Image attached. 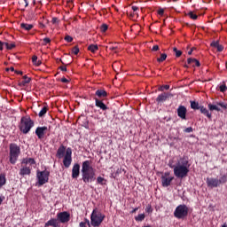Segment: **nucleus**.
Instances as JSON below:
<instances>
[{"mask_svg": "<svg viewBox=\"0 0 227 227\" xmlns=\"http://www.w3.org/2000/svg\"><path fill=\"white\" fill-rule=\"evenodd\" d=\"M189 215V207L185 204L177 206L174 211L176 219H185Z\"/></svg>", "mask_w": 227, "mask_h": 227, "instance_id": "obj_8", "label": "nucleus"}, {"mask_svg": "<svg viewBox=\"0 0 227 227\" xmlns=\"http://www.w3.org/2000/svg\"><path fill=\"white\" fill-rule=\"evenodd\" d=\"M64 157V159H63ZM57 159H63L64 167L68 168L72 164V148L60 145L56 153Z\"/></svg>", "mask_w": 227, "mask_h": 227, "instance_id": "obj_3", "label": "nucleus"}, {"mask_svg": "<svg viewBox=\"0 0 227 227\" xmlns=\"http://www.w3.org/2000/svg\"><path fill=\"white\" fill-rule=\"evenodd\" d=\"M35 127V121L31 117H22L19 125V129L22 134H29L31 128Z\"/></svg>", "mask_w": 227, "mask_h": 227, "instance_id": "obj_4", "label": "nucleus"}, {"mask_svg": "<svg viewBox=\"0 0 227 227\" xmlns=\"http://www.w3.org/2000/svg\"><path fill=\"white\" fill-rule=\"evenodd\" d=\"M177 116L181 120H187V108L184 106H179L177 108Z\"/></svg>", "mask_w": 227, "mask_h": 227, "instance_id": "obj_14", "label": "nucleus"}, {"mask_svg": "<svg viewBox=\"0 0 227 227\" xmlns=\"http://www.w3.org/2000/svg\"><path fill=\"white\" fill-rule=\"evenodd\" d=\"M58 22H59V20H58V18H56V17H53L52 20H51V23L52 24H58Z\"/></svg>", "mask_w": 227, "mask_h": 227, "instance_id": "obj_49", "label": "nucleus"}, {"mask_svg": "<svg viewBox=\"0 0 227 227\" xmlns=\"http://www.w3.org/2000/svg\"><path fill=\"white\" fill-rule=\"evenodd\" d=\"M109 51H114L115 54H118V46H110Z\"/></svg>", "mask_w": 227, "mask_h": 227, "instance_id": "obj_44", "label": "nucleus"}, {"mask_svg": "<svg viewBox=\"0 0 227 227\" xmlns=\"http://www.w3.org/2000/svg\"><path fill=\"white\" fill-rule=\"evenodd\" d=\"M6 184V176L4 174H0V189Z\"/></svg>", "mask_w": 227, "mask_h": 227, "instance_id": "obj_33", "label": "nucleus"}, {"mask_svg": "<svg viewBox=\"0 0 227 227\" xmlns=\"http://www.w3.org/2000/svg\"><path fill=\"white\" fill-rule=\"evenodd\" d=\"M190 104H191L192 109H194V110H200V107L201 106H200V103L196 101H190Z\"/></svg>", "mask_w": 227, "mask_h": 227, "instance_id": "obj_31", "label": "nucleus"}, {"mask_svg": "<svg viewBox=\"0 0 227 227\" xmlns=\"http://www.w3.org/2000/svg\"><path fill=\"white\" fill-rule=\"evenodd\" d=\"M227 176H223L219 179L215 177H207L206 180L207 187L210 189H214L215 187H219V185H223V184H226Z\"/></svg>", "mask_w": 227, "mask_h": 227, "instance_id": "obj_9", "label": "nucleus"}, {"mask_svg": "<svg viewBox=\"0 0 227 227\" xmlns=\"http://www.w3.org/2000/svg\"><path fill=\"white\" fill-rule=\"evenodd\" d=\"M216 49L218 52H223V51H224V46L218 44V46H216Z\"/></svg>", "mask_w": 227, "mask_h": 227, "instance_id": "obj_48", "label": "nucleus"}, {"mask_svg": "<svg viewBox=\"0 0 227 227\" xmlns=\"http://www.w3.org/2000/svg\"><path fill=\"white\" fill-rule=\"evenodd\" d=\"M60 81H61V82H64V83L69 82L68 79H67V78H65V77L61 78Z\"/></svg>", "mask_w": 227, "mask_h": 227, "instance_id": "obj_52", "label": "nucleus"}, {"mask_svg": "<svg viewBox=\"0 0 227 227\" xmlns=\"http://www.w3.org/2000/svg\"><path fill=\"white\" fill-rule=\"evenodd\" d=\"M88 51L95 54L97 51H98V45L97 44H90L88 46Z\"/></svg>", "mask_w": 227, "mask_h": 227, "instance_id": "obj_29", "label": "nucleus"}, {"mask_svg": "<svg viewBox=\"0 0 227 227\" xmlns=\"http://www.w3.org/2000/svg\"><path fill=\"white\" fill-rule=\"evenodd\" d=\"M72 52H73V54H74L75 56H77V54H79V46H74V47L72 49Z\"/></svg>", "mask_w": 227, "mask_h": 227, "instance_id": "obj_41", "label": "nucleus"}, {"mask_svg": "<svg viewBox=\"0 0 227 227\" xmlns=\"http://www.w3.org/2000/svg\"><path fill=\"white\" fill-rule=\"evenodd\" d=\"M59 68L62 72H67V67L60 66Z\"/></svg>", "mask_w": 227, "mask_h": 227, "instance_id": "obj_57", "label": "nucleus"}, {"mask_svg": "<svg viewBox=\"0 0 227 227\" xmlns=\"http://www.w3.org/2000/svg\"><path fill=\"white\" fill-rule=\"evenodd\" d=\"M194 60H195V59L189 58V59H187L188 65H192V63H194Z\"/></svg>", "mask_w": 227, "mask_h": 227, "instance_id": "obj_51", "label": "nucleus"}, {"mask_svg": "<svg viewBox=\"0 0 227 227\" xmlns=\"http://www.w3.org/2000/svg\"><path fill=\"white\" fill-rule=\"evenodd\" d=\"M79 121L82 127H84V129H90V121L88 120V117L82 116L79 118Z\"/></svg>", "mask_w": 227, "mask_h": 227, "instance_id": "obj_19", "label": "nucleus"}, {"mask_svg": "<svg viewBox=\"0 0 227 227\" xmlns=\"http://www.w3.org/2000/svg\"><path fill=\"white\" fill-rule=\"evenodd\" d=\"M47 111H49V108L47 106H43L38 114L39 118H43V116L47 114Z\"/></svg>", "mask_w": 227, "mask_h": 227, "instance_id": "obj_30", "label": "nucleus"}, {"mask_svg": "<svg viewBox=\"0 0 227 227\" xmlns=\"http://www.w3.org/2000/svg\"><path fill=\"white\" fill-rule=\"evenodd\" d=\"M104 219H106V215L97 209H93L91 215H90V224L93 227H98L102 224L104 222Z\"/></svg>", "mask_w": 227, "mask_h": 227, "instance_id": "obj_6", "label": "nucleus"}, {"mask_svg": "<svg viewBox=\"0 0 227 227\" xmlns=\"http://www.w3.org/2000/svg\"><path fill=\"white\" fill-rule=\"evenodd\" d=\"M7 49V51H12V49H15L16 45L15 43H6L0 41V51H3V49Z\"/></svg>", "mask_w": 227, "mask_h": 227, "instance_id": "obj_17", "label": "nucleus"}, {"mask_svg": "<svg viewBox=\"0 0 227 227\" xmlns=\"http://www.w3.org/2000/svg\"><path fill=\"white\" fill-rule=\"evenodd\" d=\"M15 74H20V75H22V71H15Z\"/></svg>", "mask_w": 227, "mask_h": 227, "instance_id": "obj_62", "label": "nucleus"}, {"mask_svg": "<svg viewBox=\"0 0 227 227\" xmlns=\"http://www.w3.org/2000/svg\"><path fill=\"white\" fill-rule=\"evenodd\" d=\"M216 90H218V91H221L222 93H224V91H226L227 90L226 82H223V83L216 87Z\"/></svg>", "mask_w": 227, "mask_h": 227, "instance_id": "obj_26", "label": "nucleus"}, {"mask_svg": "<svg viewBox=\"0 0 227 227\" xmlns=\"http://www.w3.org/2000/svg\"><path fill=\"white\" fill-rule=\"evenodd\" d=\"M80 227H86V223L81 222L79 224Z\"/></svg>", "mask_w": 227, "mask_h": 227, "instance_id": "obj_59", "label": "nucleus"}, {"mask_svg": "<svg viewBox=\"0 0 227 227\" xmlns=\"http://www.w3.org/2000/svg\"><path fill=\"white\" fill-rule=\"evenodd\" d=\"M188 54L189 56H191L192 54V49H191L189 51H188Z\"/></svg>", "mask_w": 227, "mask_h": 227, "instance_id": "obj_64", "label": "nucleus"}, {"mask_svg": "<svg viewBox=\"0 0 227 227\" xmlns=\"http://www.w3.org/2000/svg\"><path fill=\"white\" fill-rule=\"evenodd\" d=\"M192 127H189L184 129V132H185L186 134H191V132H192Z\"/></svg>", "mask_w": 227, "mask_h": 227, "instance_id": "obj_46", "label": "nucleus"}, {"mask_svg": "<svg viewBox=\"0 0 227 227\" xmlns=\"http://www.w3.org/2000/svg\"><path fill=\"white\" fill-rule=\"evenodd\" d=\"M169 172H165L164 175L161 176V185L162 187H169L173 180H175L174 176H169Z\"/></svg>", "mask_w": 227, "mask_h": 227, "instance_id": "obj_10", "label": "nucleus"}, {"mask_svg": "<svg viewBox=\"0 0 227 227\" xmlns=\"http://www.w3.org/2000/svg\"><path fill=\"white\" fill-rule=\"evenodd\" d=\"M168 167L174 169L176 178H185L189 175L191 165L189 164V160L184 156L179 158L176 164L173 160H169Z\"/></svg>", "mask_w": 227, "mask_h": 227, "instance_id": "obj_1", "label": "nucleus"}, {"mask_svg": "<svg viewBox=\"0 0 227 227\" xmlns=\"http://www.w3.org/2000/svg\"><path fill=\"white\" fill-rule=\"evenodd\" d=\"M219 45V41H214L211 43V47H214L215 49H217Z\"/></svg>", "mask_w": 227, "mask_h": 227, "instance_id": "obj_45", "label": "nucleus"}, {"mask_svg": "<svg viewBox=\"0 0 227 227\" xmlns=\"http://www.w3.org/2000/svg\"><path fill=\"white\" fill-rule=\"evenodd\" d=\"M159 91H164V90H169V85H162L159 89Z\"/></svg>", "mask_w": 227, "mask_h": 227, "instance_id": "obj_43", "label": "nucleus"}, {"mask_svg": "<svg viewBox=\"0 0 227 227\" xmlns=\"http://www.w3.org/2000/svg\"><path fill=\"white\" fill-rule=\"evenodd\" d=\"M145 214H139L137 216L135 217V220L141 223L142 221H145Z\"/></svg>", "mask_w": 227, "mask_h": 227, "instance_id": "obj_37", "label": "nucleus"}, {"mask_svg": "<svg viewBox=\"0 0 227 227\" xmlns=\"http://www.w3.org/2000/svg\"><path fill=\"white\" fill-rule=\"evenodd\" d=\"M57 219L61 222L63 224L70 221V213L64 211L57 214Z\"/></svg>", "mask_w": 227, "mask_h": 227, "instance_id": "obj_12", "label": "nucleus"}, {"mask_svg": "<svg viewBox=\"0 0 227 227\" xmlns=\"http://www.w3.org/2000/svg\"><path fill=\"white\" fill-rule=\"evenodd\" d=\"M95 168L91 166V160H85L82 163V180L83 184H91L97 180Z\"/></svg>", "mask_w": 227, "mask_h": 227, "instance_id": "obj_2", "label": "nucleus"}, {"mask_svg": "<svg viewBox=\"0 0 227 227\" xmlns=\"http://www.w3.org/2000/svg\"><path fill=\"white\" fill-rule=\"evenodd\" d=\"M79 175H81V165H79V163H75L72 168V178L77 180V178H79Z\"/></svg>", "mask_w": 227, "mask_h": 227, "instance_id": "obj_15", "label": "nucleus"}, {"mask_svg": "<svg viewBox=\"0 0 227 227\" xmlns=\"http://www.w3.org/2000/svg\"><path fill=\"white\" fill-rule=\"evenodd\" d=\"M218 105V107L220 108V111H226L227 109V104L224 102H218L216 103Z\"/></svg>", "mask_w": 227, "mask_h": 227, "instance_id": "obj_34", "label": "nucleus"}, {"mask_svg": "<svg viewBox=\"0 0 227 227\" xmlns=\"http://www.w3.org/2000/svg\"><path fill=\"white\" fill-rule=\"evenodd\" d=\"M49 226H53V227H59L58 224V220L56 218H51L45 224L44 227H49Z\"/></svg>", "mask_w": 227, "mask_h": 227, "instance_id": "obj_21", "label": "nucleus"}, {"mask_svg": "<svg viewBox=\"0 0 227 227\" xmlns=\"http://www.w3.org/2000/svg\"><path fill=\"white\" fill-rule=\"evenodd\" d=\"M158 15H160V17H162V15H164V9H162V8L159 9Z\"/></svg>", "mask_w": 227, "mask_h": 227, "instance_id": "obj_50", "label": "nucleus"}, {"mask_svg": "<svg viewBox=\"0 0 227 227\" xmlns=\"http://www.w3.org/2000/svg\"><path fill=\"white\" fill-rule=\"evenodd\" d=\"M145 212H147V214H152L153 212V209L152 208V205H148L145 207Z\"/></svg>", "mask_w": 227, "mask_h": 227, "instance_id": "obj_42", "label": "nucleus"}, {"mask_svg": "<svg viewBox=\"0 0 227 227\" xmlns=\"http://www.w3.org/2000/svg\"><path fill=\"white\" fill-rule=\"evenodd\" d=\"M4 200H5V197L0 194V205L3 203Z\"/></svg>", "mask_w": 227, "mask_h": 227, "instance_id": "obj_56", "label": "nucleus"}, {"mask_svg": "<svg viewBox=\"0 0 227 227\" xmlns=\"http://www.w3.org/2000/svg\"><path fill=\"white\" fill-rule=\"evenodd\" d=\"M169 97H173V94L169 92H163L158 95V97L156 98V102L157 104H162L166 102V100H168Z\"/></svg>", "mask_w": 227, "mask_h": 227, "instance_id": "obj_13", "label": "nucleus"}, {"mask_svg": "<svg viewBox=\"0 0 227 227\" xmlns=\"http://www.w3.org/2000/svg\"><path fill=\"white\" fill-rule=\"evenodd\" d=\"M208 109H209V111H221V108L219 107L217 103H216V105L209 104L208 105Z\"/></svg>", "mask_w": 227, "mask_h": 227, "instance_id": "obj_32", "label": "nucleus"}, {"mask_svg": "<svg viewBox=\"0 0 227 227\" xmlns=\"http://www.w3.org/2000/svg\"><path fill=\"white\" fill-rule=\"evenodd\" d=\"M19 175L20 176H29V175H31V167H27V165H21Z\"/></svg>", "mask_w": 227, "mask_h": 227, "instance_id": "obj_16", "label": "nucleus"}, {"mask_svg": "<svg viewBox=\"0 0 227 227\" xmlns=\"http://www.w3.org/2000/svg\"><path fill=\"white\" fill-rule=\"evenodd\" d=\"M97 184H98L99 185H106L107 180L102 176H98Z\"/></svg>", "mask_w": 227, "mask_h": 227, "instance_id": "obj_27", "label": "nucleus"}, {"mask_svg": "<svg viewBox=\"0 0 227 227\" xmlns=\"http://www.w3.org/2000/svg\"><path fill=\"white\" fill-rule=\"evenodd\" d=\"M21 29H24L25 31H31L35 26L33 24H27V23H21L20 24Z\"/></svg>", "mask_w": 227, "mask_h": 227, "instance_id": "obj_25", "label": "nucleus"}, {"mask_svg": "<svg viewBox=\"0 0 227 227\" xmlns=\"http://www.w3.org/2000/svg\"><path fill=\"white\" fill-rule=\"evenodd\" d=\"M137 210H138L137 207L134 208V209L132 210V214H135V212H137Z\"/></svg>", "mask_w": 227, "mask_h": 227, "instance_id": "obj_63", "label": "nucleus"}, {"mask_svg": "<svg viewBox=\"0 0 227 227\" xmlns=\"http://www.w3.org/2000/svg\"><path fill=\"white\" fill-rule=\"evenodd\" d=\"M94 100L96 107H99L101 111H107V109H109V107H107V106L104 104V101L98 99V98H94Z\"/></svg>", "mask_w": 227, "mask_h": 227, "instance_id": "obj_18", "label": "nucleus"}, {"mask_svg": "<svg viewBox=\"0 0 227 227\" xmlns=\"http://www.w3.org/2000/svg\"><path fill=\"white\" fill-rule=\"evenodd\" d=\"M199 110H200L201 114H204L205 116H207L209 119L212 118V114L208 113V110L207 109V107L200 106Z\"/></svg>", "mask_w": 227, "mask_h": 227, "instance_id": "obj_24", "label": "nucleus"}, {"mask_svg": "<svg viewBox=\"0 0 227 227\" xmlns=\"http://www.w3.org/2000/svg\"><path fill=\"white\" fill-rule=\"evenodd\" d=\"M32 63H34L35 67H40L42 65V60H38V57L36 55H34L32 57Z\"/></svg>", "mask_w": 227, "mask_h": 227, "instance_id": "obj_28", "label": "nucleus"}, {"mask_svg": "<svg viewBox=\"0 0 227 227\" xmlns=\"http://www.w3.org/2000/svg\"><path fill=\"white\" fill-rule=\"evenodd\" d=\"M27 164H29L30 166H33V164H36V161H35V159L33 158H24L21 160V165L27 166Z\"/></svg>", "mask_w": 227, "mask_h": 227, "instance_id": "obj_20", "label": "nucleus"}, {"mask_svg": "<svg viewBox=\"0 0 227 227\" xmlns=\"http://www.w3.org/2000/svg\"><path fill=\"white\" fill-rule=\"evenodd\" d=\"M25 1V7L27 8V6H29V2H27V0H24Z\"/></svg>", "mask_w": 227, "mask_h": 227, "instance_id": "obj_61", "label": "nucleus"}, {"mask_svg": "<svg viewBox=\"0 0 227 227\" xmlns=\"http://www.w3.org/2000/svg\"><path fill=\"white\" fill-rule=\"evenodd\" d=\"M187 16L190 17V19H192V20H198V14L194 13L193 12H189Z\"/></svg>", "mask_w": 227, "mask_h": 227, "instance_id": "obj_36", "label": "nucleus"}, {"mask_svg": "<svg viewBox=\"0 0 227 227\" xmlns=\"http://www.w3.org/2000/svg\"><path fill=\"white\" fill-rule=\"evenodd\" d=\"M31 82V77H27V75L23 76V81L19 82V86L24 87L27 84Z\"/></svg>", "mask_w": 227, "mask_h": 227, "instance_id": "obj_23", "label": "nucleus"}, {"mask_svg": "<svg viewBox=\"0 0 227 227\" xmlns=\"http://www.w3.org/2000/svg\"><path fill=\"white\" fill-rule=\"evenodd\" d=\"M168 58V54L161 53L160 58L157 59L158 63H162L163 61H166V59Z\"/></svg>", "mask_w": 227, "mask_h": 227, "instance_id": "obj_35", "label": "nucleus"}, {"mask_svg": "<svg viewBox=\"0 0 227 227\" xmlns=\"http://www.w3.org/2000/svg\"><path fill=\"white\" fill-rule=\"evenodd\" d=\"M173 51L176 52V58H180V56H182V51L176 49V47H174Z\"/></svg>", "mask_w": 227, "mask_h": 227, "instance_id": "obj_38", "label": "nucleus"}, {"mask_svg": "<svg viewBox=\"0 0 227 227\" xmlns=\"http://www.w3.org/2000/svg\"><path fill=\"white\" fill-rule=\"evenodd\" d=\"M49 132V128L47 126L37 127L35 129V136H37L38 139L42 141L45 137V134Z\"/></svg>", "mask_w": 227, "mask_h": 227, "instance_id": "obj_11", "label": "nucleus"}, {"mask_svg": "<svg viewBox=\"0 0 227 227\" xmlns=\"http://www.w3.org/2000/svg\"><path fill=\"white\" fill-rule=\"evenodd\" d=\"M107 29H109V27L107 26V24L101 25V27H100L101 33H106V31H107Z\"/></svg>", "mask_w": 227, "mask_h": 227, "instance_id": "obj_39", "label": "nucleus"}, {"mask_svg": "<svg viewBox=\"0 0 227 227\" xmlns=\"http://www.w3.org/2000/svg\"><path fill=\"white\" fill-rule=\"evenodd\" d=\"M193 63H195V67H200V60L195 59Z\"/></svg>", "mask_w": 227, "mask_h": 227, "instance_id": "obj_58", "label": "nucleus"}, {"mask_svg": "<svg viewBox=\"0 0 227 227\" xmlns=\"http://www.w3.org/2000/svg\"><path fill=\"white\" fill-rule=\"evenodd\" d=\"M43 45H47V43H51V38L45 37L43 39Z\"/></svg>", "mask_w": 227, "mask_h": 227, "instance_id": "obj_47", "label": "nucleus"}, {"mask_svg": "<svg viewBox=\"0 0 227 227\" xmlns=\"http://www.w3.org/2000/svg\"><path fill=\"white\" fill-rule=\"evenodd\" d=\"M49 176H51V172L49 170H37L36 171V178L37 182L35 185L37 187H42V185H45V184L49 183Z\"/></svg>", "mask_w": 227, "mask_h": 227, "instance_id": "obj_7", "label": "nucleus"}, {"mask_svg": "<svg viewBox=\"0 0 227 227\" xmlns=\"http://www.w3.org/2000/svg\"><path fill=\"white\" fill-rule=\"evenodd\" d=\"M9 70H11V72H15V68L13 67L6 68V72H9Z\"/></svg>", "mask_w": 227, "mask_h": 227, "instance_id": "obj_55", "label": "nucleus"}, {"mask_svg": "<svg viewBox=\"0 0 227 227\" xmlns=\"http://www.w3.org/2000/svg\"><path fill=\"white\" fill-rule=\"evenodd\" d=\"M95 95L98 98H106V97H107V91H106L105 90H96Z\"/></svg>", "mask_w": 227, "mask_h": 227, "instance_id": "obj_22", "label": "nucleus"}, {"mask_svg": "<svg viewBox=\"0 0 227 227\" xmlns=\"http://www.w3.org/2000/svg\"><path fill=\"white\" fill-rule=\"evenodd\" d=\"M9 160L11 164H17V160H19V155H20V146L15 143H12L9 145Z\"/></svg>", "mask_w": 227, "mask_h": 227, "instance_id": "obj_5", "label": "nucleus"}, {"mask_svg": "<svg viewBox=\"0 0 227 227\" xmlns=\"http://www.w3.org/2000/svg\"><path fill=\"white\" fill-rule=\"evenodd\" d=\"M152 51H159V45H154V46L153 47Z\"/></svg>", "mask_w": 227, "mask_h": 227, "instance_id": "obj_54", "label": "nucleus"}, {"mask_svg": "<svg viewBox=\"0 0 227 227\" xmlns=\"http://www.w3.org/2000/svg\"><path fill=\"white\" fill-rule=\"evenodd\" d=\"M64 40H66V42H67V43H71V42H74V38L70 35H66Z\"/></svg>", "mask_w": 227, "mask_h": 227, "instance_id": "obj_40", "label": "nucleus"}, {"mask_svg": "<svg viewBox=\"0 0 227 227\" xmlns=\"http://www.w3.org/2000/svg\"><path fill=\"white\" fill-rule=\"evenodd\" d=\"M84 221L85 222H83V223H86V224H88V226H90V220L88 218H85Z\"/></svg>", "mask_w": 227, "mask_h": 227, "instance_id": "obj_60", "label": "nucleus"}, {"mask_svg": "<svg viewBox=\"0 0 227 227\" xmlns=\"http://www.w3.org/2000/svg\"><path fill=\"white\" fill-rule=\"evenodd\" d=\"M131 9L133 10V12H137L139 10V7L133 5Z\"/></svg>", "mask_w": 227, "mask_h": 227, "instance_id": "obj_53", "label": "nucleus"}]
</instances>
